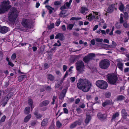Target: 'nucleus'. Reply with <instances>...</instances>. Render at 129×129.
I'll list each match as a JSON object with an SVG mask.
<instances>
[{
  "instance_id": "f3484780",
  "label": "nucleus",
  "mask_w": 129,
  "mask_h": 129,
  "mask_svg": "<svg viewBox=\"0 0 129 129\" xmlns=\"http://www.w3.org/2000/svg\"><path fill=\"white\" fill-rule=\"evenodd\" d=\"M64 38L63 35L61 33H59L55 37V39H59L61 40H63Z\"/></svg>"
},
{
  "instance_id": "f03ea898",
  "label": "nucleus",
  "mask_w": 129,
  "mask_h": 129,
  "mask_svg": "<svg viewBox=\"0 0 129 129\" xmlns=\"http://www.w3.org/2000/svg\"><path fill=\"white\" fill-rule=\"evenodd\" d=\"M11 9L12 11H10L8 13V17L9 21L14 23L17 19V17L19 12L14 7H12Z\"/></svg>"
},
{
  "instance_id": "9d476101",
  "label": "nucleus",
  "mask_w": 129,
  "mask_h": 129,
  "mask_svg": "<svg viewBox=\"0 0 129 129\" xmlns=\"http://www.w3.org/2000/svg\"><path fill=\"white\" fill-rule=\"evenodd\" d=\"M72 1V0H70L69 2H67L63 6L61 7V10H64L66 9L69 8L71 4Z\"/></svg>"
},
{
  "instance_id": "b1692460",
  "label": "nucleus",
  "mask_w": 129,
  "mask_h": 129,
  "mask_svg": "<svg viewBox=\"0 0 129 129\" xmlns=\"http://www.w3.org/2000/svg\"><path fill=\"white\" fill-rule=\"evenodd\" d=\"M46 7L49 11L50 14H51L54 10V8L49 6H46Z\"/></svg>"
},
{
  "instance_id": "09e8293b",
  "label": "nucleus",
  "mask_w": 129,
  "mask_h": 129,
  "mask_svg": "<svg viewBox=\"0 0 129 129\" xmlns=\"http://www.w3.org/2000/svg\"><path fill=\"white\" fill-rule=\"evenodd\" d=\"M60 22L59 19H58L57 20L55 23L56 25L57 26H59L60 23Z\"/></svg>"
},
{
  "instance_id": "a18cd8bd",
  "label": "nucleus",
  "mask_w": 129,
  "mask_h": 129,
  "mask_svg": "<svg viewBox=\"0 0 129 129\" xmlns=\"http://www.w3.org/2000/svg\"><path fill=\"white\" fill-rule=\"evenodd\" d=\"M54 24L52 23L48 26V28L50 29H51L54 27Z\"/></svg>"
},
{
  "instance_id": "ea45409f",
  "label": "nucleus",
  "mask_w": 129,
  "mask_h": 129,
  "mask_svg": "<svg viewBox=\"0 0 129 129\" xmlns=\"http://www.w3.org/2000/svg\"><path fill=\"white\" fill-rule=\"evenodd\" d=\"M56 125L57 127L60 128L62 126V124L59 121H57L56 122Z\"/></svg>"
},
{
  "instance_id": "49530a36",
  "label": "nucleus",
  "mask_w": 129,
  "mask_h": 129,
  "mask_svg": "<svg viewBox=\"0 0 129 129\" xmlns=\"http://www.w3.org/2000/svg\"><path fill=\"white\" fill-rule=\"evenodd\" d=\"M16 54L15 53L13 54L11 57V58L12 60H14L16 58Z\"/></svg>"
},
{
  "instance_id": "a19ab883",
  "label": "nucleus",
  "mask_w": 129,
  "mask_h": 129,
  "mask_svg": "<svg viewBox=\"0 0 129 129\" xmlns=\"http://www.w3.org/2000/svg\"><path fill=\"white\" fill-rule=\"evenodd\" d=\"M124 17L125 19H128V13L127 12H125L124 13Z\"/></svg>"
},
{
  "instance_id": "f8f14e48",
  "label": "nucleus",
  "mask_w": 129,
  "mask_h": 129,
  "mask_svg": "<svg viewBox=\"0 0 129 129\" xmlns=\"http://www.w3.org/2000/svg\"><path fill=\"white\" fill-rule=\"evenodd\" d=\"M88 11V9L86 7H81L80 10V12L82 14H86Z\"/></svg>"
},
{
  "instance_id": "e2e57ef3",
  "label": "nucleus",
  "mask_w": 129,
  "mask_h": 129,
  "mask_svg": "<svg viewBox=\"0 0 129 129\" xmlns=\"http://www.w3.org/2000/svg\"><path fill=\"white\" fill-rule=\"evenodd\" d=\"M62 29L63 31H65L66 30V26L64 25H63L62 26Z\"/></svg>"
},
{
  "instance_id": "1a4fd4ad",
  "label": "nucleus",
  "mask_w": 129,
  "mask_h": 129,
  "mask_svg": "<svg viewBox=\"0 0 129 129\" xmlns=\"http://www.w3.org/2000/svg\"><path fill=\"white\" fill-rule=\"evenodd\" d=\"M95 56V54L93 53H90L83 58V61L85 62H87Z\"/></svg>"
},
{
  "instance_id": "4d7b16f0",
  "label": "nucleus",
  "mask_w": 129,
  "mask_h": 129,
  "mask_svg": "<svg viewBox=\"0 0 129 129\" xmlns=\"http://www.w3.org/2000/svg\"><path fill=\"white\" fill-rule=\"evenodd\" d=\"M63 71H65L67 68V66L65 65H64L63 66Z\"/></svg>"
},
{
  "instance_id": "603ef678",
  "label": "nucleus",
  "mask_w": 129,
  "mask_h": 129,
  "mask_svg": "<svg viewBox=\"0 0 129 129\" xmlns=\"http://www.w3.org/2000/svg\"><path fill=\"white\" fill-rule=\"evenodd\" d=\"M6 117L5 115H4L2 117V118L1 121V122H4L6 119Z\"/></svg>"
},
{
  "instance_id": "3c124183",
  "label": "nucleus",
  "mask_w": 129,
  "mask_h": 129,
  "mask_svg": "<svg viewBox=\"0 0 129 129\" xmlns=\"http://www.w3.org/2000/svg\"><path fill=\"white\" fill-rule=\"evenodd\" d=\"M123 22V18L122 16H120V23H122Z\"/></svg>"
},
{
  "instance_id": "338daca9",
  "label": "nucleus",
  "mask_w": 129,
  "mask_h": 129,
  "mask_svg": "<svg viewBox=\"0 0 129 129\" xmlns=\"http://www.w3.org/2000/svg\"><path fill=\"white\" fill-rule=\"evenodd\" d=\"M91 43L93 45H94L95 44V40L93 39L90 41Z\"/></svg>"
},
{
  "instance_id": "423d86ee",
  "label": "nucleus",
  "mask_w": 129,
  "mask_h": 129,
  "mask_svg": "<svg viewBox=\"0 0 129 129\" xmlns=\"http://www.w3.org/2000/svg\"><path fill=\"white\" fill-rule=\"evenodd\" d=\"M76 69L77 71L81 73L84 71L85 66L83 62L81 61H78L76 63Z\"/></svg>"
},
{
  "instance_id": "72a5a7b5",
  "label": "nucleus",
  "mask_w": 129,
  "mask_h": 129,
  "mask_svg": "<svg viewBox=\"0 0 129 129\" xmlns=\"http://www.w3.org/2000/svg\"><path fill=\"white\" fill-rule=\"evenodd\" d=\"M28 102L29 105L31 106V109H33L34 107H33L32 106L33 101L32 100L30 99H29Z\"/></svg>"
},
{
  "instance_id": "412c9836",
  "label": "nucleus",
  "mask_w": 129,
  "mask_h": 129,
  "mask_svg": "<svg viewBox=\"0 0 129 129\" xmlns=\"http://www.w3.org/2000/svg\"><path fill=\"white\" fill-rule=\"evenodd\" d=\"M110 62L108 60L106 59L105 60V69H107L110 66Z\"/></svg>"
},
{
  "instance_id": "0eeeda50",
  "label": "nucleus",
  "mask_w": 129,
  "mask_h": 129,
  "mask_svg": "<svg viewBox=\"0 0 129 129\" xmlns=\"http://www.w3.org/2000/svg\"><path fill=\"white\" fill-rule=\"evenodd\" d=\"M115 4H112L109 6L107 9V12H106V13H105V15L107 16L108 15V13H112L115 9L116 10H117V8L115 7Z\"/></svg>"
},
{
  "instance_id": "f704fd0d",
  "label": "nucleus",
  "mask_w": 129,
  "mask_h": 129,
  "mask_svg": "<svg viewBox=\"0 0 129 129\" xmlns=\"http://www.w3.org/2000/svg\"><path fill=\"white\" fill-rule=\"evenodd\" d=\"M112 102L111 100H108L105 101V106L107 105H111L112 104Z\"/></svg>"
},
{
  "instance_id": "aec40b11",
  "label": "nucleus",
  "mask_w": 129,
  "mask_h": 129,
  "mask_svg": "<svg viewBox=\"0 0 129 129\" xmlns=\"http://www.w3.org/2000/svg\"><path fill=\"white\" fill-rule=\"evenodd\" d=\"M49 103V102L47 100L41 103L40 104V106L42 107L46 106Z\"/></svg>"
},
{
  "instance_id": "dca6fc26",
  "label": "nucleus",
  "mask_w": 129,
  "mask_h": 129,
  "mask_svg": "<svg viewBox=\"0 0 129 129\" xmlns=\"http://www.w3.org/2000/svg\"><path fill=\"white\" fill-rule=\"evenodd\" d=\"M91 120V117L89 113H87L86 114V117L85 119V122L86 124H87L89 123Z\"/></svg>"
},
{
  "instance_id": "c756f323",
  "label": "nucleus",
  "mask_w": 129,
  "mask_h": 129,
  "mask_svg": "<svg viewBox=\"0 0 129 129\" xmlns=\"http://www.w3.org/2000/svg\"><path fill=\"white\" fill-rule=\"evenodd\" d=\"M124 8V5L122 3H121L119 7V10L121 12L123 11Z\"/></svg>"
},
{
  "instance_id": "39448f33",
  "label": "nucleus",
  "mask_w": 129,
  "mask_h": 129,
  "mask_svg": "<svg viewBox=\"0 0 129 129\" xmlns=\"http://www.w3.org/2000/svg\"><path fill=\"white\" fill-rule=\"evenodd\" d=\"M93 15L90 13L86 16L87 19L89 21H91L95 18L98 19V21H100L101 19L100 15L97 12H93Z\"/></svg>"
},
{
  "instance_id": "6ab92c4d",
  "label": "nucleus",
  "mask_w": 129,
  "mask_h": 129,
  "mask_svg": "<svg viewBox=\"0 0 129 129\" xmlns=\"http://www.w3.org/2000/svg\"><path fill=\"white\" fill-rule=\"evenodd\" d=\"M66 91V89L63 90L62 92L61 93L59 96V99H62L64 97Z\"/></svg>"
},
{
  "instance_id": "bf43d9fd",
  "label": "nucleus",
  "mask_w": 129,
  "mask_h": 129,
  "mask_svg": "<svg viewBox=\"0 0 129 129\" xmlns=\"http://www.w3.org/2000/svg\"><path fill=\"white\" fill-rule=\"evenodd\" d=\"M64 113H65L68 114V109L66 108H64L63 109Z\"/></svg>"
},
{
  "instance_id": "cd10ccee",
  "label": "nucleus",
  "mask_w": 129,
  "mask_h": 129,
  "mask_svg": "<svg viewBox=\"0 0 129 129\" xmlns=\"http://www.w3.org/2000/svg\"><path fill=\"white\" fill-rule=\"evenodd\" d=\"M62 11L60 13V16L62 17H64L66 16L65 15V13L66 12V11L64 10H61Z\"/></svg>"
},
{
  "instance_id": "6e6d98bb",
  "label": "nucleus",
  "mask_w": 129,
  "mask_h": 129,
  "mask_svg": "<svg viewBox=\"0 0 129 129\" xmlns=\"http://www.w3.org/2000/svg\"><path fill=\"white\" fill-rule=\"evenodd\" d=\"M112 45L113 47L115 48L117 46L116 43L114 41H112Z\"/></svg>"
},
{
  "instance_id": "37998d69",
  "label": "nucleus",
  "mask_w": 129,
  "mask_h": 129,
  "mask_svg": "<svg viewBox=\"0 0 129 129\" xmlns=\"http://www.w3.org/2000/svg\"><path fill=\"white\" fill-rule=\"evenodd\" d=\"M114 48L112 45H108L107 44H105V48Z\"/></svg>"
},
{
  "instance_id": "e433bc0d",
  "label": "nucleus",
  "mask_w": 129,
  "mask_h": 129,
  "mask_svg": "<svg viewBox=\"0 0 129 129\" xmlns=\"http://www.w3.org/2000/svg\"><path fill=\"white\" fill-rule=\"evenodd\" d=\"M111 96V93L110 92H105V98H109Z\"/></svg>"
},
{
  "instance_id": "de8ad7c7",
  "label": "nucleus",
  "mask_w": 129,
  "mask_h": 129,
  "mask_svg": "<svg viewBox=\"0 0 129 129\" xmlns=\"http://www.w3.org/2000/svg\"><path fill=\"white\" fill-rule=\"evenodd\" d=\"M81 19V18H76L74 17H72L71 18V19H70V20H78Z\"/></svg>"
},
{
  "instance_id": "13d9d810",
  "label": "nucleus",
  "mask_w": 129,
  "mask_h": 129,
  "mask_svg": "<svg viewBox=\"0 0 129 129\" xmlns=\"http://www.w3.org/2000/svg\"><path fill=\"white\" fill-rule=\"evenodd\" d=\"M115 33L118 35H120L121 33V31L117 30L115 31Z\"/></svg>"
},
{
  "instance_id": "c9c22d12",
  "label": "nucleus",
  "mask_w": 129,
  "mask_h": 129,
  "mask_svg": "<svg viewBox=\"0 0 129 129\" xmlns=\"http://www.w3.org/2000/svg\"><path fill=\"white\" fill-rule=\"evenodd\" d=\"M26 77V76L25 75H23L20 76L18 78V81L19 82L23 80V78Z\"/></svg>"
},
{
  "instance_id": "5fc2aeb1",
  "label": "nucleus",
  "mask_w": 129,
  "mask_h": 129,
  "mask_svg": "<svg viewBox=\"0 0 129 129\" xmlns=\"http://www.w3.org/2000/svg\"><path fill=\"white\" fill-rule=\"evenodd\" d=\"M123 25L124 27L126 28H127L129 26L128 24L126 22L125 23L123 24Z\"/></svg>"
},
{
  "instance_id": "20e7f679",
  "label": "nucleus",
  "mask_w": 129,
  "mask_h": 129,
  "mask_svg": "<svg viewBox=\"0 0 129 129\" xmlns=\"http://www.w3.org/2000/svg\"><path fill=\"white\" fill-rule=\"evenodd\" d=\"M107 77L108 83L112 85H116L118 79L117 75L114 73L108 74Z\"/></svg>"
},
{
  "instance_id": "f257e3e1",
  "label": "nucleus",
  "mask_w": 129,
  "mask_h": 129,
  "mask_svg": "<svg viewBox=\"0 0 129 129\" xmlns=\"http://www.w3.org/2000/svg\"><path fill=\"white\" fill-rule=\"evenodd\" d=\"M77 85L79 89L84 92H87L91 87L92 84L88 80L81 78L78 80Z\"/></svg>"
},
{
  "instance_id": "2eb2a0df",
  "label": "nucleus",
  "mask_w": 129,
  "mask_h": 129,
  "mask_svg": "<svg viewBox=\"0 0 129 129\" xmlns=\"http://www.w3.org/2000/svg\"><path fill=\"white\" fill-rule=\"evenodd\" d=\"M49 118L44 119L42 122V125L45 126L49 122Z\"/></svg>"
},
{
  "instance_id": "393cba45",
  "label": "nucleus",
  "mask_w": 129,
  "mask_h": 129,
  "mask_svg": "<svg viewBox=\"0 0 129 129\" xmlns=\"http://www.w3.org/2000/svg\"><path fill=\"white\" fill-rule=\"evenodd\" d=\"M118 68L121 71H122L123 69V64L122 63L119 62L117 64Z\"/></svg>"
},
{
  "instance_id": "6e6552de",
  "label": "nucleus",
  "mask_w": 129,
  "mask_h": 129,
  "mask_svg": "<svg viewBox=\"0 0 129 129\" xmlns=\"http://www.w3.org/2000/svg\"><path fill=\"white\" fill-rule=\"evenodd\" d=\"M96 85L101 89H104L105 88V82L102 80H98L96 82Z\"/></svg>"
},
{
  "instance_id": "0e129e2a",
  "label": "nucleus",
  "mask_w": 129,
  "mask_h": 129,
  "mask_svg": "<svg viewBox=\"0 0 129 129\" xmlns=\"http://www.w3.org/2000/svg\"><path fill=\"white\" fill-rule=\"evenodd\" d=\"M56 98V97L55 96H53V99H52V100H53V102L52 103V104H54V102H55V99Z\"/></svg>"
},
{
  "instance_id": "c85d7f7f",
  "label": "nucleus",
  "mask_w": 129,
  "mask_h": 129,
  "mask_svg": "<svg viewBox=\"0 0 129 129\" xmlns=\"http://www.w3.org/2000/svg\"><path fill=\"white\" fill-rule=\"evenodd\" d=\"M30 112V108L29 107H26L24 110V113L26 114L29 113Z\"/></svg>"
},
{
  "instance_id": "a211bd4d",
  "label": "nucleus",
  "mask_w": 129,
  "mask_h": 129,
  "mask_svg": "<svg viewBox=\"0 0 129 129\" xmlns=\"http://www.w3.org/2000/svg\"><path fill=\"white\" fill-rule=\"evenodd\" d=\"M100 67L102 69H105V60H102L99 63Z\"/></svg>"
},
{
  "instance_id": "473e14b6",
  "label": "nucleus",
  "mask_w": 129,
  "mask_h": 129,
  "mask_svg": "<svg viewBox=\"0 0 129 129\" xmlns=\"http://www.w3.org/2000/svg\"><path fill=\"white\" fill-rule=\"evenodd\" d=\"M121 23L120 22L119 23L118 22L116 23L115 24V26L117 28L119 29L121 27L122 25L121 24Z\"/></svg>"
},
{
  "instance_id": "ddd939ff",
  "label": "nucleus",
  "mask_w": 129,
  "mask_h": 129,
  "mask_svg": "<svg viewBox=\"0 0 129 129\" xmlns=\"http://www.w3.org/2000/svg\"><path fill=\"white\" fill-rule=\"evenodd\" d=\"M28 20L26 19H23L21 22L22 25L24 27H27L28 26Z\"/></svg>"
},
{
  "instance_id": "774afa93",
  "label": "nucleus",
  "mask_w": 129,
  "mask_h": 129,
  "mask_svg": "<svg viewBox=\"0 0 129 129\" xmlns=\"http://www.w3.org/2000/svg\"><path fill=\"white\" fill-rule=\"evenodd\" d=\"M49 129H55L54 125H52L50 126L49 127Z\"/></svg>"
},
{
  "instance_id": "864d4df0",
  "label": "nucleus",
  "mask_w": 129,
  "mask_h": 129,
  "mask_svg": "<svg viewBox=\"0 0 129 129\" xmlns=\"http://www.w3.org/2000/svg\"><path fill=\"white\" fill-rule=\"evenodd\" d=\"M95 41L97 42H101L103 41V40L102 39L96 38L95 39Z\"/></svg>"
},
{
  "instance_id": "7c9ffc66",
  "label": "nucleus",
  "mask_w": 129,
  "mask_h": 129,
  "mask_svg": "<svg viewBox=\"0 0 129 129\" xmlns=\"http://www.w3.org/2000/svg\"><path fill=\"white\" fill-rule=\"evenodd\" d=\"M74 26V25L72 24H70L67 26V28L69 30H71Z\"/></svg>"
},
{
  "instance_id": "4be33fe9",
  "label": "nucleus",
  "mask_w": 129,
  "mask_h": 129,
  "mask_svg": "<svg viewBox=\"0 0 129 129\" xmlns=\"http://www.w3.org/2000/svg\"><path fill=\"white\" fill-rule=\"evenodd\" d=\"M31 115L29 114L26 116L24 119V121L25 122H27L31 117Z\"/></svg>"
},
{
  "instance_id": "58836bf2",
  "label": "nucleus",
  "mask_w": 129,
  "mask_h": 129,
  "mask_svg": "<svg viewBox=\"0 0 129 129\" xmlns=\"http://www.w3.org/2000/svg\"><path fill=\"white\" fill-rule=\"evenodd\" d=\"M48 78L51 80H53L54 79V77L51 75L49 74L48 75Z\"/></svg>"
},
{
  "instance_id": "9b49d317",
  "label": "nucleus",
  "mask_w": 129,
  "mask_h": 129,
  "mask_svg": "<svg viewBox=\"0 0 129 129\" xmlns=\"http://www.w3.org/2000/svg\"><path fill=\"white\" fill-rule=\"evenodd\" d=\"M8 30V27L4 26L2 27L0 25V32L3 34H4L7 32Z\"/></svg>"
},
{
  "instance_id": "4c0bfd02",
  "label": "nucleus",
  "mask_w": 129,
  "mask_h": 129,
  "mask_svg": "<svg viewBox=\"0 0 129 129\" xmlns=\"http://www.w3.org/2000/svg\"><path fill=\"white\" fill-rule=\"evenodd\" d=\"M96 33L98 34L102 33V34H105V31L104 30H98L96 31Z\"/></svg>"
},
{
  "instance_id": "052dcab7",
  "label": "nucleus",
  "mask_w": 129,
  "mask_h": 129,
  "mask_svg": "<svg viewBox=\"0 0 129 129\" xmlns=\"http://www.w3.org/2000/svg\"><path fill=\"white\" fill-rule=\"evenodd\" d=\"M129 70V68H125L124 70V73L127 72H128Z\"/></svg>"
},
{
  "instance_id": "5701e85b",
  "label": "nucleus",
  "mask_w": 129,
  "mask_h": 129,
  "mask_svg": "<svg viewBox=\"0 0 129 129\" xmlns=\"http://www.w3.org/2000/svg\"><path fill=\"white\" fill-rule=\"evenodd\" d=\"M119 115V114L118 112H116L115 114H113L111 120V121H113V120L115 119L117 117H118Z\"/></svg>"
},
{
  "instance_id": "79ce46f5",
  "label": "nucleus",
  "mask_w": 129,
  "mask_h": 129,
  "mask_svg": "<svg viewBox=\"0 0 129 129\" xmlns=\"http://www.w3.org/2000/svg\"><path fill=\"white\" fill-rule=\"evenodd\" d=\"M34 114L36 116V117L38 118H41L42 116V115L39 114H38L37 113H34Z\"/></svg>"
},
{
  "instance_id": "c03bdc74",
  "label": "nucleus",
  "mask_w": 129,
  "mask_h": 129,
  "mask_svg": "<svg viewBox=\"0 0 129 129\" xmlns=\"http://www.w3.org/2000/svg\"><path fill=\"white\" fill-rule=\"evenodd\" d=\"M57 42L59 43V44L58 45L56 43H55L54 44L53 46H60L61 45V44L59 41H57Z\"/></svg>"
},
{
  "instance_id": "4468645a",
  "label": "nucleus",
  "mask_w": 129,
  "mask_h": 129,
  "mask_svg": "<svg viewBox=\"0 0 129 129\" xmlns=\"http://www.w3.org/2000/svg\"><path fill=\"white\" fill-rule=\"evenodd\" d=\"M121 115L122 117L124 119H126L127 116V114L126 110L124 109H122L121 111Z\"/></svg>"
},
{
  "instance_id": "7ed1b4c3",
  "label": "nucleus",
  "mask_w": 129,
  "mask_h": 129,
  "mask_svg": "<svg viewBox=\"0 0 129 129\" xmlns=\"http://www.w3.org/2000/svg\"><path fill=\"white\" fill-rule=\"evenodd\" d=\"M10 2L8 0L3 1L0 4V14H2L7 11L11 7L9 5Z\"/></svg>"
},
{
  "instance_id": "69168bd1",
  "label": "nucleus",
  "mask_w": 129,
  "mask_h": 129,
  "mask_svg": "<svg viewBox=\"0 0 129 129\" xmlns=\"http://www.w3.org/2000/svg\"><path fill=\"white\" fill-rule=\"evenodd\" d=\"M98 25H96L93 27V30H95L98 28Z\"/></svg>"
},
{
  "instance_id": "8fccbe9b",
  "label": "nucleus",
  "mask_w": 129,
  "mask_h": 129,
  "mask_svg": "<svg viewBox=\"0 0 129 129\" xmlns=\"http://www.w3.org/2000/svg\"><path fill=\"white\" fill-rule=\"evenodd\" d=\"M61 3L59 1H55L54 3V4L55 5H60Z\"/></svg>"
},
{
  "instance_id": "a878e982",
  "label": "nucleus",
  "mask_w": 129,
  "mask_h": 129,
  "mask_svg": "<svg viewBox=\"0 0 129 129\" xmlns=\"http://www.w3.org/2000/svg\"><path fill=\"white\" fill-rule=\"evenodd\" d=\"M80 124L81 122H79L78 121H76L72 124L70 125V127L71 128H73L75 127L77 124L79 125Z\"/></svg>"
},
{
  "instance_id": "2f4dec72",
  "label": "nucleus",
  "mask_w": 129,
  "mask_h": 129,
  "mask_svg": "<svg viewBox=\"0 0 129 129\" xmlns=\"http://www.w3.org/2000/svg\"><path fill=\"white\" fill-rule=\"evenodd\" d=\"M98 117L100 119L102 120L104 117V115L101 113H99L98 114Z\"/></svg>"
},
{
  "instance_id": "bb28decb",
  "label": "nucleus",
  "mask_w": 129,
  "mask_h": 129,
  "mask_svg": "<svg viewBox=\"0 0 129 129\" xmlns=\"http://www.w3.org/2000/svg\"><path fill=\"white\" fill-rule=\"evenodd\" d=\"M125 97L123 96L120 95L118 96L117 98V100L118 101H122L125 99Z\"/></svg>"
},
{
  "instance_id": "680f3d73",
  "label": "nucleus",
  "mask_w": 129,
  "mask_h": 129,
  "mask_svg": "<svg viewBox=\"0 0 129 129\" xmlns=\"http://www.w3.org/2000/svg\"><path fill=\"white\" fill-rule=\"evenodd\" d=\"M70 79L72 82H73L75 80V78L74 77H72Z\"/></svg>"
}]
</instances>
